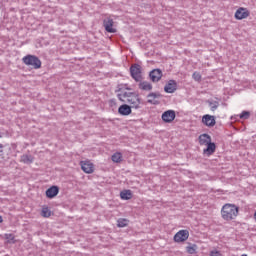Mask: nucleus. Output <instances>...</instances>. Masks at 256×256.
<instances>
[{
    "label": "nucleus",
    "mask_w": 256,
    "mask_h": 256,
    "mask_svg": "<svg viewBox=\"0 0 256 256\" xmlns=\"http://www.w3.org/2000/svg\"><path fill=\"white\" fill-rule=\"evenodd\" d=\"M121 93L117 94V97L121 103H128L133 109L141 108V98L137 92H125L123 88L120 89Z\"/></svg>",
    "instance_id": "obj_1"
},
{
    "label": "nucleus",
    "mask_w": 256,
    "mask_h": 256,
    "mask_svg": "<svg viewBox=\"0 0 256 256\" xmlns=\"http://www.w3.org/2000/svg\"><path fill=\"white\" fill-rule=\"evenodd\" d=\"M221 215L224 221H233L239 215V206L227 203L222 207Z\"/></svg>",
    "instance_id": "obj_2"
},
{
    "label": "nucleus",
    "mask_w": 256,
    "mask_h": 256,
    "mask_svg": "<svg viewBox=\"0 0 256 256\" xmlns=\"http://www.w3.org/2000/svg\"><path fill=\"white\" fill-rule=\"evenodd\" d=\"M22 61L32 69H41V60L35 55L28 54L23 57Z\"/></svg>",
    "instance_id": "obj_3"
},
{
    "label": "nucleus",
    "mask_w": 256,
    "mask_h": 256,
    "mask_svg": "<svg viewBox=\"0 0 256 256\" xmlns=\"http://www.w3.org/2000/svg\"><path fill=\"white\" fill-rule=\"evenodd\" d=\"M142 68L141 65L135 63L130 66V75L134 81H141L143 79V76L141 75Z\"/></svg>",
    "instance_id": "obj_4"
},
{
    "label": "nucleus",
    "mask_w": 256,
    "mask_h": 256,
    "mask_svg": "<svg viewBox=\"0 0 256 256\" xmlns=\"http://www.w3.org/2000/svg\"><path fill=\"white\" fill-rule=\"evenodd\" d=\"M188 239H189V230H179L174 235L175 243H184V241H187Z\"/></svg>",
    "instance_id": "obj_5"
},
{
    "label": "nucleus",
    "mask_w": 256,
    "mask_h": 256,
    "mask_svg": "<svg viewBox=\"0 0 256 256\" xmlns=\"http://www.w3.org/2000/svg\"><path fill=\"white\" fill-rule=\"evenodd\" d=\"M175 117H177L175 110H166L161 116L164 123H173V121H175Z\"/></svg>",
    "instance_id": "obj_6"
},
{
    "label": "nucleus",
    "mask_w": 256,
    "mask_h": 256,
    "mask_svg": "<svg viewBox=\"0 0 256 256\" xmlns=\"http://www.w3.org/2000/svg\"><path fill=\"white\" fill-rule=\"evenodd\" d=\"M163 77V71L161 69L156 68L150 71L149 78L152 83H159L161 81V78Z\"/></svg>",
    "instance_id": "obj_7"
},
{
    "label": "nucleus",
    "mask_w": 256,
    "mask_h": 256,
    "mask_svg": "<svg viewBox=\"0 0 256 256\" xmlns=\"http://www.w3.org/2000/svg\"><path fill=\"white\" fill-rule=\"evenodd\" d=\"M249 15H251V13L249 12V10H247V8H239L238 10H236L234 17L235 19H237V21H241L243 19H247Z\"/></svg>",
    "instance_id": "obj_8"
},
{
    "label": "nucleus",
    "mask_w": 256,
    "mask_h": 256,
    "mask_svg": "<svg viewBox=\"0 0 256 256\" xmlns=\"http://www.w3.org/2000/svg\"><path fill=\"white\" fill-rule=\"evenodd\" d=\"M161 97H163V95H161V93L159 92H150L147 95V103H149L150 105H159V101L155 99H161Z\"/></svg>",
    "instance_id": "obj_9"
},
{
    "label": "nucleus",
    "mask_w": 256,
    "mask_h": 256,
    "mask_svg": "<svg viewBox=\"0 0 256 256\" xmlns=\"http://www.w3.org/2000/svg\"><path fill=\"white\" fill-rule=\"evenodd\" d=\"M80 165L82 171H84V173H87L88 175L95 171V166L93 165V163H91V161H81Z\"/></svg>",
    "instance_id": "obj_10"
},
{
    "label": "nucleus",
    "mask_w": 256,
    "mask_h": 256,
    "mask_svg": "<svg viewBox=\"0 0 256 256\" xmlns=\"http://www.w3.org/2000/svg\"><path fill=\"white\" fill-rule=\"evenodd\" d=\"M131 109H133L132 106H130L128 104H122L118 108V113H119V115H122V117H127V116L131 115V113H133V111Z\"/></svg>",
    "instance_id": "obj_11"
},
{
    "label": "nucleus",
    "mask_w": 256,
    "mask_h": 256,
    "mask_svg": "<svg viewBox=\"0 0 256 256\" xmlns=\"http://www.w3.org/2000/svg\"><path fill=\"white\" fill-rule=\"evenodd\" d=\"M113 19L106 18L103 20V26L107 33H117V29L113 28Z\"/></svg>",
    "instance_id": "obj_12"
},
{
    "label": "nucleus",
    "mask_w": 256,
    "mask_h": 256,
    "mask_svg": "<svg viewBox=\"0 0 256 256\" xmlns=\"http://www.w3.org/2000/svg\"><path fill=\"white\" fill-rule=\"evenodd\" d=\"M202 123L206 125V127H215L217 121H215V116H211L209 114H205L202 117Z\"/></svg>",
    "instance_id": "obj_13"
},
{
    "label": "nucleus",
    "mask_w": 256,
    "mask_h": 256,
    "mask_svg": "<svg viewBox=\"0 0 256 256\" xmlns=\"http://www.w3.org/2000/svg\"><path fill=\"white\" fill-rule=\"evenodd\" d=\"M215 151H217V145L214 142H210L206 144V148L203 150V155H206V157H211Z\"/></svg>",
    "instance_id": "obj_14"
},
{
    "label": "nucleus",
    "mask_w": 256,
    "mask_h": 256,
    "mask_svg": "<svg viewBox=\"0 0 256 256\" xmlns=\"http://www.w3.org/2000/svg\"><path fill=\"white\" fill-rule=\"evenodd\" d=\"M46 197L47 199H55L57 195H59V186H51L46 190Z\"/></svg>",
    "instance_id": "obj_15"
},
{
    "label": "nucleus",
    "mask_w": 256,
    "mask_h": 256,
    "mask_svg": "<svg viewBox=\"0 0 256 256\" xmlns=\"http://www.w3.org/2000/svg\"><path fill=\"white\" fill-rule=\"evenodd\" d=\"M164 91L165 93H175V91H177V81L169 80L164 86Z\"/></svg>",
    "instance_id": "obj_16"
},
{
    "label": "nucleus",
    "mask_w": 256,
    "mask_h": 256,
    "mask_svg": "<svg viewBox=\"0 0 256 256\" xmlns=\"http://www.w3.org/2000/svg\"><path fill=\"white\" fill-rule=\"evenodd\" d=\"M138 83V88L140 91H153V84L148 81H136Z\"/></svg>",
    "instance_id": "obj_17"
},
{
    "label": "nucleus",
    "mask_w": 256,
    "mask_h": 256,
    "mask_svg": "<svg viewBox=\"0 0 256 256\" xmlns=\"http://www.w3.org/2000/svg\"><path fill=\"white\" fill-rule=\"evenodd\" d=\"M199 145H208L211 142V135L204 133L198 137Z\"/></svg>",
    "instance_id": "obj_18"
},
{
    "label": "nucleus",
    "mask_w": 256,
    "mask_h": 256,
    "mask_svg": "<svg viewBox=\"0 0 256 256\" xmlns=\"http://www.w3.org/2000/svg\"><path fill=\"white\" fill-rule=\"evenodd\" d=\"M120 198L123 201H129V199H133V192L131 190H123L120 192Z\"/></svg>",
    "instance_id": "obj_19"
},
{
    "label": "nucleus",
    "mask_w": 256,
    "mask_h": 256,
    "mask_svg": "<svg viewBox=\"0 0 256 256\" xmlns=\"http://www.w3.org/2000/svg\"><path fill=\"white\" fill-rule=\"evenodd\" d=\"M34 157L31 154H24L21 156V162L25 163L26 165H31L34 161Z\"/></svg>",
    "instance_id": "obj_20"
},
{
    "label": "nucleus",
    "mask_w": 256,
    "mask_h": 256,
    "mask_svg": "<svg viewBox=\"0 0 256 256\" xmlns=\"http://www.w3.org/2000/svg\"><path fill=\"white\" fill-rule=\"evenodd\" d=\"M206 103L209 105L210 111H212L213 113H215L216 109H219V101L207 100Z\"/></svg>",
    "instance_id": "obj_21"
},
{
    "label": "nucleus",
    "mask_w": 256,
    "mask_h": 256,
    "mask_svg": "<svg viewBox=\"0 0 256 256\" xmlns=\"http://www.w3.org/2000/svg\"><path fill=\"white\" fill-rule=\"evenodd\" d=\"M111 159L113 163H121V161H123V154L121 152H115Z\"/></svg>",
    "instance_id": "obj_22"
},
{
    "label": "nucleus",
    "mask_w": 256,
    "mask_h": 256,
    "mask_svg": "<svg viewBox=\"0 0 256 256\" xmlns=\"http://www.w3.org/2000/svg\"><path fill=\"white\" fill-rule=\"evenodd\" d=\"M121 89H123L125 93H130L129 91H133V89L130 88L127 84H119L115 92L121 93Z\"/></svg>",
    "instance_id": "obj_23"
},
{
    "label": "nucleus",
    "mask_w": 256,
    "mask_h": 256,
    "mask_svg": "<svg viewBox=\"0 0 256 256\" xmlns=\"http://www.w3.org/2000/svg\"><path fill=\"white\" fill-rule=\"evenodd\" d=\"M128 225H129V219L127 218H119L117 220V227L119 228L127 227Z\"/></svg>",
    "instance_id": "obj_24"
},
{
    "label": "nucleus",
    "mask_w": 256,
    "mask_h": 256,
    "mask_svg": "<svg viewBox=\"0 0 256 256\" xmlns=\"http://www.w3.org/2000/svg\"><path fill=\"white\" fill-rule=\"evenodd\" d=\"M197 249V244H192L191 246L186 247V251L189 255H195V253H197Z\"/></svg>",
    "instance_id": "obj_25"
},
{
    "label": "nucleus",
    "mask_w": 256,
    "mask_h": 256,
    "mask_svg": "<svg viewBox=\"0 0 256 256\" xmlns=\"http://www.w3.org/2000/svg\"><path fill=\"white\" fill-rule=\"evenodd\" d=\"M41 215L42 217H49L51 215V210L49 209V207L42 208Z\"/></svg>",
    "instance_id": "obj_26"
},
{
    "label": "nucleus",
    "mask_w": 256,
    "mask_h": 256,
    "mask_svg": "<svg viewBox=\"0 0 256 256\" xmlns=\"http://www.w3.org/2000/svg\"><path fill=\"white\" fill-rule=\"evenodd\" d=\"M241 119H249L251 117V112L249 111H242V113L239 115Z\"/></svg>",
    "instance_id": "obj_27"
},
{
    "label": "nucleus",
    "mask_w": 256,
    "mask_h": 256,
    "mask_svg": "<svg viewBox=\"0 0 256 256\" xmlns=\"http://www.w3.org/2000/svg\"><path fill=\"white\" fill-rule=\"evenodd\" d=\"M192 79H194V81H197L198 83L201 81V73L199 72H194L192 74Z\"/></svg>",
    "instance_id": "obj_28"
},
{
    "label": "nucleus",
    "mask_w": 256,
    "mask_h": 256,
    "mask_svg": "<svg viewBox=\"0 0 256 256\" xmlns=\"http://www.w3.org/2000/svg\"><path fill=\"white\" fill-rule=\"evenodd\" d=\"M5 239H7L8 243H11V241H15V235L13 234H5Z\"/></svg>",
    "instance_id": "obj_29"
},
{
    "label": "nucleus",
    "mask_w": 256,
    "mask_h": 256,
    "mask_svg": "<svg viewBox=\"0 0 256 256\" xmlns=\"http://www.w3.org/2000/svg\"><path fill=\"white\" fill-rule=\"evenodd\" d=\"M210 256H223L220 251L212 250Z\"/></svg>",
    "instance_id": "obj_30"
},
{
    "label": "nucleus",
    "mask_w": 256,
    "mask_h": 256,
    "mask_svg": "<svg viewBox=\"0 0 256 256\" xmlns=\"http://www.w3.org/2000/svg\"><path fill=\"white\" fill-rule=\"evenodd\" d=\"M109 105H110V107H114V105H117V100L116 99H111L109 101Z\"/></svg>",
    "instance_id": "obj_31"
},
{
    "label": "nucleus",
    "mask_w": 256,
    "mask_h": 256,
    "mask_svg": "<svg viewBox=\"0 0 256 256\" xmlns=\"http://www.w3.org/2000/svg\"><path fill=\"white\" fill-rule=\"evenodd\" d=\"M3 155V144H0V157Z\"/></svg>",
    "instance_id": "obj_32"
},
{
    "label": "nucleus",
    "mask_w": 256,
    "mask_h": 256,
    "mask_svg": "<svg viewBox=\"0 0 256 256\" xmlns=\"http://www.w3.org/2000/svg\"><path fill=\"white\" fill-rule=\"evenodd\" d=\"M0 223H3V216L0 215Z\"/></svg>",
    "instance_id": "obj_33"
},
{
    "label": "nucleus",
    "mask_w": 256,
    "mask_h": 256,
    "mask_svg": "<svg viewBox=\"0 0 256 256\" xmlns=\"http://www.w3.org/2000/svg\"><path fill=\"white\" fill-rule=\"evenodd\" d=\"M4 133H0V138H3L4 137Z\"/></svg>",
    "instance_id": "obj_34"
}]
</instances>
